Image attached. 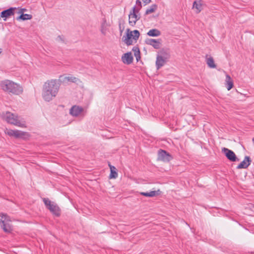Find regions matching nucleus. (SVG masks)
<instances>
[{
    "instance_id": "1",
    "label": "nucleus",
    "mask_w": 254,
    "mask_h": 254,
    "mask_svg": "<svg viewBox=\"0 0 254 254\" xmlns=\"http://www.w3.org/2000/svg\"><path fill=\"white\" fill-rule=\"evenodd\" d=\"M60 84L56 79H51L46 82L42 90V97L47 102H49L58 94Z\"/></svg>"
},
{
    "instance_id": "2",
    "label": "nucleus",
    "mask_w": 254,
    "mask_h": 254,
    "mask_svg": "<svg viewBox=\"0 0 254 254\" xmlns=\"http://www.w3.org/2000/svg\"><path fill=\"white\" fill-rule=\"evenodd\" d=\"M43 201L46 208L55 216L59 217L61 215V209L54 202L51 201L48 198H43Z\"/></svg>"
},
{
    "instance_id": "3",
    "label": "nucleus",
    "mask_w": 254,
    "mask_h": 254,
    "mask_svg": "<svg viewBox=\"0 0 254 254\" xmlns=\"http://www.w3.org/2000/svg\"><path fill=\"white\" fill-rule=\"evenodd\" d=\"M140 35L139 32L137 30L133 31H130L129 29L127 30V33L122 38L123 41L127 45H130L132 44V39L136 41Z\"/></svg>"
},
{
    "instance_id": "4",
    "label": "nucleus",
    "mask_w": 254,
    "mask_h": 254,
    "mask_svg": "<svg viewBox=\"0 0 254 254\" xmlns=\"http://www.w3.org/2000/svg\"><path fill=\"white\" fill-rule=\"evenodd\" d=\"M0 224L4 232L9 233L12 230L10 220L6 214H0Z\"/></svg>"
},
{
    "instance_id": "5",
    "label": "nucleus",
    "mask_w": 254,
    "mask_h": 254,
    "mask_svg": "<svg viewBox=\"0 0 254 254\" xmlns=\"http://www.w3.org/2000/svg\"><path fill=\"white\" fill-rule=\"evenodd\" d=\"M0 86L3 90L9 93H14L16 91L14 83L8 80L1 82Z\"/></svg>"
},
{
    "instance_id": "6",
    "label": "nucleus",
    "mask_w": 254,
    "mask_h": 254,
    "mask_svg": "<svg viewBox=\"0 0 254 254\" xmlns=\"http://www.w3.org/2000/svg\"><path fill=\"white\" fill-rule=\"evenodd\" d=\"M16 7H10L7 9L2 11L0 13V17L3 18L4 21H6L8 18L14 16Z\"/></svg>"
},
{
    "instance_id": "7",
    "label": "nucleus",
    "mask_w": 254,
    "mask_h": 254,
    "mask_svg": "<svg viewBox=\"0 0 254 254\" xmlns=\"http://www.w3.org/2000/svg\"><path fill=\"white\" fill-rule=\"evenodd\" d=\"M139 12L133 10L130 12L129 14V23L131 26H134L136 21L140 19V14H138Z\"/></svg>"
},
{
    "instance_id": "8",
    "label": "nucleus",
    "mask_w": 254,
    "mask_h": 254,
    "mask_svg": "<svg viewBox=\"0 0 254 254\" xmlns=\"http://www.w3.org/2000/svg\"><path fill=\"white\" fill-rule=\"evenodd\" d=\"M158 158L164 162H169L172 157L171 155L167 151L160 149L158 152Z\"/></svg>"
},
{
    "instance_id": "9",
    "label": "nucleus",
    "mask_w": 254,
    "mask_h": 254,
    "mask_svg": "<svg viewBox=\"0 0 254 254\" xmlns=\"http://www.w3.org/2000/svg\"><path fill=\"white\" fill-rule=\"evenodd\" d=\"M222 151L230 161L235 162L237 160V157L233 151L225 147L222 148Z\"/></svg>"
},
{
    "instance_id": "10",
    "label": "nucleus",
    "mask_w": 254,
    "mask_h": 254,
    "mask_svg": "<svg viewBox=\"0 0 254 254\" xmlns=\"http://www.w3.org/2000/svg\"><path fill=\"white\" fill-rule=\"evenodd\" d=\"M3 118L8 123L16 125V119L13 114L9 112H6L5 113L3 114Z\"/></svg>"
},
{
    "instance_id": "11",
    "label": "nucleus",
    "mask_w": 254,
    "mask_h": 254,
    "mask_svg": "<svg viewBox=\"0 0 254 254\" xmlns=\"http://www.w3.org/2000/svg\"><path fill=\"white\" fill-rule=\"evenodd\" d=\"M122 62L127 64H129L132 63L133 57L131 52H128L124 54L122 57Z\"/></svg>"
},
{
    "instance_id": "12",
    "label": "nucleus",
    "mask_w": 254,
    "mask_h": 254,
    "mask_svg": "<svg viewBox=\"0 0 254 254\" xmlns=\"http://www.w3.org/2000/svg\"><path fill=\"white\" fill-rule=\"evenodd\" d=\"M251 160L249 156H246L244 160L241 162L239 165L237 167V168L239 169H246L251 164Z\"/></svg>"
},
{
    "instance_id": "13",
    "label": "nucleus",
    "mask_w": 254,
    "mask_h": 254,
    "mask_svg": "<svg viewBox=\"0 0 254 254\" xmlns=\"http://www.w3.org/2000/svg\"><path fill=\"white\" fill-rule=\"evenodd\" d=\"M145 43L148 45L152 46L154 48L156 49H158L160 47V42L159 40L148 39L146 40Z\"/></svg>"
},
{
    "instance_id": "14",
    "label": "nucleus",
    "mask_w": 254,
    "mask_h": 254,
    "mask_svg": "<svg viewBox=\"0 0 254 254\" xmlns=\"http://www.w3.org/2000/svg\"><path fill=\"white\" fill-rule=\"evenodd\" d=\"M83 109L79 106L74 105L70 110V114L75 117L79 116L83 111Z\"/></svg>"
},
{
    "instance_id": "15",
    "label": "nucleus",
    "mask_w": 254,
    "mask_h": 254,
    "mask_svg": "<svg viewBox=\"0 0 254 254\" xmlns=\"http://www.w3.org/2000/svg\"><path fill=\"white\" fill-rule=\"evenodd\" d=\"M166 58H164L161 55H158L156 58V66L157 69L160 68L166 63Z\"/></svg>"
},
{
    "instance_id": "16",
    "label": "nucleus",
    "mask_w": 254,
    "mask_h": 254,
    "mask_svg": "<svg viewBox=\"0 0 254 254\" xmlns=\"http://www.w3.org/2000/svg\"><path fill=\"white\" fill-rule=\"evenodd\" d=\"M205 62L209 67L214 68L216 67V65L214 63V59L211 56L207 55L205 56Z\"/></svg>"
},
{
    "instance_id": "17",
    "label": "nucleus",
    "mask_w": 254,
    "mask_h": 254,
    "mask_svg": "<svg viewBox=\"0 0 254 254\" xmlns=\"http://www.w3.org/2000/svg\"><path fill=\"white\" fill-rule=\"evenodd\" d=\"M61 78H63V82L67 83L68 82L72 83H77L80 82V80L74 76H61Z\"/></svg>"
},
{
    "instance_id": "18",
    "label": "nucleus",
    "mask_w": 254,
    "mask_h": 254,
    "mask_svg": "<svg viewBox=\"0 0 254 254\" xmlns=\"http://www.w3.org/2000/svg\"><path fill=\"white\" fill-rule=\"evenodd\" d=\"M225 86L228 90H231L234 86L232 79L230 76L227 74L226 75Z\"/></svg>"
},
{
    "instance_id": "19",
    "label": "nucleus",
    "mask_w": 254,
    "mask_h": 254,
    "mask_svg": "<svg viewBox=\"0 0 254 254\" xmlns=\"http://www.w3.org/2000/svg\"><path fill=\"white\" fill-rule=\"evenodd\" d=\"M111 173L110 175V179H116L118 177V173L116 171V168L115 167L112 166L111 165H109Z\"/></svg>"
},
{
    "instance_id": "20",
    "label": "nucleus",
    "mask_w": 254,
    "mask_h": 254,
    "mask_svg": "<svg viewBox=\"0 0 254 254\" xmlns=\"http://www.w3.org/2000/svg\"><path fill=\"white\" fill-rule=\"evenodd\" d=\"M29 136V135L27 132L17 130V138L26 139Z\"/></svg>"
},
{
    "instance_id": "21",
    "label": "nucleus",
    "mask_w": 254,
    "mask_h": 254,
    "mask_svg": "<svg viewBox=\"0 0 254 254\" xmlns=\"http://www.w3.org/2000/svg\"><path fill=\"white\" fill-rule=\"evenodd\" d=\"M149 36L157 37L161 35V32L157 29H152L147 33Z\"/></svg>"
},
{
    "instance_id": "22",
    "label": "nucleus",
    "mask_w": 254,
    "mask_h": 254,
    "mask_svg": "<svg viewBox=\"0 0 254 254\" xmlns=\"http://www.w3.org/2000/svg\"><path fill=\"white\" fill-rule=\"evenodd\" d=\"M202 5L200 1H194L193 3L192 8L194 9H196V13H199L201 11L202 9Z\"/></svg>"
},
{
    "instance_id": "23",
    "label": "nucleus",
    "mask_w": 254,
    "mask_h": 254,
    "mask_svg": "<svg viewBox=\"0 0 254 254\" xmlns=\"http://www.w3.org/2000/svg\"><path fill=\"white\" fill-rule=\"evenodd\" d=\"M32 18V15L31 14H20V16L17 18L18 20H30Z\"/></svg>"
},
{
    "instance_id": "24",
    "label": "nucleus",
    "mask_w": 254,
    "mask_h": 254,
    "mask_svg": "<svg viewBox=\"0 0 254 254\" xmlns=\"http://www.w3.org/2000/svg\"><path fill=\"white\" fill-rule=\"evenodd\" d=\"M140 194L142 195L146 196V197H153L157 195L158 193L156 191L152 190L150 192H141Z\"/></svg>"
},
{
    "instance_id": "25",
    "label": "nucleus",
    "mask_w": 254,
    "mask_h": 254,
    "mask_svg": "<svg viewBox=\"0 0 254 254\" xmlns=\"http://www.w3.org/2000/svg\"><path fill=\"white\" fill-rule=\"evenodd\" d=\"M132 51L134 52V55L136 58V61H138L140 59V51L139 48L137 47H134L133 48Z\"/></svg>"
},
{
    "instance_id": "26",
    "label": "nucleus",
    "mask_w": 254,
    "mask_h": 254,
    "mask_svg": "<svg viewBox=\"0 0 254 254\" xmlns=\"http://www.w3.org/2000/svg\"><path fill=\"white\" fill-rule=\"evenodd\" d=\"M141 7L142 4L140 0H136V4L134 7H133L132 9H133V10H135L137 12H139Z\"/></svg>"
},
{
    "instance_id": "27",
    "label": "nucleus",
    "mask_w": 254,
    "mask_h": 254,
    "mask_svg": "<svg viewBox=\"0 0 254 254\" xmlns=\"http://www.w3.org/2000/svg\"><path fill=\"white\" fill-rule=\"evenodd\" d=\"M157 6L156 4H152L151 6L148 8L145 11V14H149L153 13L157 9Z\"/></svg>"
},
{
    "instance_id": "28",
    "label": "nucleus",
    "mask_w": 254,
    "mask_h": 254,
    "mask_svg": "<svg viewBox=\"0 0 254 254\" xmlns=\"http://www.w3.org/2000/svg\"><path fill=\"white\" fill-rule=\"evenodd\" d=\"M5 132L10 136L16 137V131L14 130L6 128Z\"/></svg>"
},
{
    "instance_id": "29",
    "label": "nucleus",
    "mask_w": 254,
    "mask_h": 254,
    "mask_svg": "<svg viewBox=\"0 0 254 254\" xmlns=\"http://www.w3.org/2000/svg\"><path fill=\"white\" fill-rule=\"evenodd\" d=\"M17 126L22 127H26L25 121L22 119L20 120L17 117Z\"/></svg>"
},
{
    "instance_id": "30",
    "label": "nucleus",
    "mask_w": 254,
    "mask_h": 254,
    "mask_svg": "<svg viewBox=\"0 0 254 254\" xmlns=\"http://www.w3.org/2000/svg\"><path fill=\"white\" fill-rule=\"evenodd\" d=\"M23 89L22 86L17 84V95L21 94L22 93Z\"/></svg>"
},
{
    "instance_id": "31",
    "label": "nucleus",
    "mask_w": 254,
    "mask_h": 254,
    "mask_svg": "<svg viewBox=\"0 0 254 254\" xmlns=\"http://www.w3.org/2000/svg\"><path fill=\"white\" fill-rule=\"evenodd\" d=\"M106 22V20H105L104 22L102 24L101 32L104 35L106 34V29H105Z\"/></svg>"
},
{
    "instance_id": "32",
    "label": "nucleus",
    "mask_w": 254,
    "mask_h": 254,
    "mask_svg": "<svg viewBox=\"0 0 254 254\" xmlns=\"http://www.w3.org/2000/svg\"><path fill=\"white\" fill-rule=\"evenodd\" d=\"M26 11V9H25V8H20V9L19 10L18 13H19V14L24 13V11Z\"/></svg>"
},
{
    "instance_id": "33",
    "label": "nucleus",
    "mask_w": 254,
    "mask_h": 254,
    "mask_svg": "<svg viewBox=\"0 0 254 254\" xmlns=\"http://www.w3.org/2000/svg\"><path fill=\"white\" fill-rule=\"evenodd\" d=\"M142 1L144 3L145 5L149 3L150 2V0H142Z\"/></svg>"
},
{
    "instance_id": "34",
    "label": "nucleus",
    "mask_w": 254,
    "mask_h": 254,
    "mask_svg": "<svg viewBox=\"0 0 254 254\" xmlns=\"http://www.w3.org/2000/svg\"><path fill=\"white\" fill-rule=\"evenodd\" d=\"M2 52L1 49L0 48V54Z\"/></svg>"
},
{
    "instance_id": "35",
    "label": "nucleus",
    "mask_w": 254,
    "mask_h": 254,
    "mask_svg": "<svg viewBox=\"0 0 254 254\" xmlns=\"http://www.w3.org/2000/svg\"><path fill=\"white\" fill-rule=\"evenodd\" d=\"M253 141L254 142V137L253 138Z\"/></svg>"
}]
</instances>
